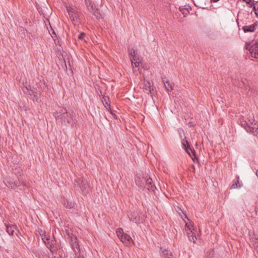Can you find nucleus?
I'll return each instance as SVG.
<instances>
[{
	"label": "nucleus",
	"instance_id": "nucleus-2",
	"mask_svg": "<svg viewBox=\"0 0 258 258\" xmlns=\"http://www.w3.org/2000/svg\"><path fill=\"white\" fill-rule=\"evenodd\" d=\"M248 121L244 120V118H241L239 122L241 125L243 127L246 131L254 136L258 134V124L255 122V120L252 115H249Z\"/></svg>",
	"mask_w": 258,
	"mask_h": 258
},
{
	"label": "nucleus",
	"instance_id": "nucleus-6",
	"mask_svg": "<svg viewBox=\"0 0 258 258\" xmlns=\"http://www.w3.org/2000/svg\"><path fill=\"white\" fill-rule=\"evenodd\" d=\"M42 239L44 243L45 244L47 247L49 249L51 252H54L56 251L57 248L55 244L52 241H50V239L49 237L45 236L44 237H42Z\"/></svg>",
	"mask_w": 258,
	"mask_h": 258
},
{
	"label": "nucleus",
	"instance_id": "nucleus-8",
	"mask_svg": "<svg viewBox=\"0 0 258 258\" xmlns=\"http://www.w3.org/2000/svg\"><path fill=\"white\" fill-rule=\"evenodd\" d=\"M258 28V22L255 21L253 24L248 26H244L242 29L244 33H252Z\"/></svg>",
	"mask_w": 258,
	"mask_h": 258
},
{
	"label": "nucleus",
	"instance_id": "nucleus-31",
	"mask_svg": "<svg viewBox=\"0 0 258 258\" xmlns=\"http://www.w3.org/2000/svg\"><path fill=\"white\" fill-rule=\"evenodd\" d=\"M79 253L80 252H76L73 253L70 258H83V257L79 256Z\"/></svg>",
	"mask_w": 258,
	"mask_h": 258
},
{
	"label": "nucleus",
	"instance_id": "nucleus-34",
	"mask_svg": "<svg viewBox=\"0 0 258 258\" xmlns=\"http://www.w3.org/2000/svg\"><path fill=\"white\" fill-rule=\"evenodd\" d=\"M254 246L258 247V238L255 239V241L253 243Z\"/></svg>",
	"mask_w": 258,
	"mask_h": 258
},
{
	"label": "nucleus",
	"instance_id": "nucleus-10",
	"mask_svg": "<svg viewBox=\"0 0 258 258\" xmlns=\"http://www.w3.org/2000/svg\"><path fill=\"white\" fill-rule=\"evenodd\" d=\"M160 256L161 258H173L171 251L163 247L160 248Z\"/></svg>",
	"mask_w": 258,
	"mask_h": 258
},
{
	"label": "nucleus",
	"instance_id": "nucleus-28",
	"mask_svg": "<svg viewBox=\"0 0 258 258\" xmlns=\"http://www.w3.org/2000/svg\"><path fill=\"white\" fill-rule=\"evenodd\" d=\"M92 14L98 19L102 18V15L97 10H95Z\"/></svg>",
	"mask_w": 258,
	"mask_h": 258
},
{
	"label": "nucleus",
	"instance_id": "nucleus-32",
	"mask_svg": "<svg viewBox=\"0 0 258 258\" xmlns=\"http://www.w3.org/2000/svg\"><path fill=\"white\" fill-rule=\"evenodd\" d=\"M52 30V33H51L50 31H49V33L51 35V37L53 38V39H54V40H55V38L56 37V34L54 32V31L53 30Z\"/></svg>",
	"mask_w": 258,
	"mask_h": 258
},
{
	"label": "nucleus",
	"instance_id": "nucleus-22",
	"mask_svg": "<svg viewBox=\"0 0 258 258\" xmlns=\"http://www.w3.org/2000/svg\"><path fill=\"white\" fill-rule=\"evenodd\" d=\"M85 2L88 11L92 13L95 10L94 5L89 1L85 0Z\"/></svg>",
	"mask_w": 258,
	"mask_h": 258
},
{
	"label": "nucleus",
	"instance_id": "nucleus-11",
	"mask_svg": "<svg viewBox=\"0 0 258 258\" xmlns=\"http://www.w3.org/2000/svg\"><path fill=\"white\" fill-rule=\"evenodd\" d=\"M182 145L183 148L185 150L186 152L189 154V155L192 158V155H195V151L192 150L190 147L189 143L186 140H183L182 141Z\"/></svg>",
	"mask_w": 258,
	"mask_h": 258
},
{
	"label": "nucleus",
	"instance_id": "nucleus-21",
	"mask_svg": "<svg viewBox=\"0 0 258 258\" xmlns=\"http://www.w3.org/2000/svg\"><path fill=\"white\" fill-rule=\"evenodd\" d=\"M146 184L148 189L153 190L155 188V186L152 183V180L150 178H148L146 180Z\"/></svg>",
	"mask_w": 258,
	"mask_h": 258
},
{
	"label": "nucleus",
	"instance_id": "nucleus-18",
	"mask_svg": "<svg viewBox=\"0 0 258 258\" xmlns=\"http://www.w3.org/2000/svg\"><path fill=\"white\" fill-rule=\"evenodd\" d=\"M130 220L136 224L141 222L140 217L137 213H133L130 217Z\"/></svg>",
	"mask_w": 258,
	"mask_h": 258
},
{
	"label": "nucleus",
	"instance_id": "nucleus-4",
	"mask_svg": "<svg viewBox=\"0 0 258 258\" xmlns=\"http://www.w3.org/2000/svg\"><path fill=\"white\" fill-rule=\"evenodd\" d=\"M67 233L68 236L69 241L74 253L80 252V245L76 236L74 235L71 231L67 230Z\"/></svg>",
	"mask_w": 258,
	"mask_h": 258
},
{
	"label": "nucleus",
	"instance_id": "nucleus-16",
	"mask_svg": "<svg viewBox=\"0 0 258 258\" xmlns=\"http://www.w3.org/2000/svg\"><path fill=\"white\" fill-rule=\"evenodd\" d=\"M128 52L129 54L130 55L131 58L132 57L135 58L136 57H140L137 50H136L134 48H129L128 49Z\"/></svg>",
	"mask_w": 258,
	"mask_h": 258
},
{
	"label": "nucleus",
	"instance_id": "nucleus-30",
	"mask_svg": "<svg viewBox=\"0 0 258 258\" xmlns=\"http://www.w3.org/2000/svg\"><path fill=\"white\" fill-rule=\"evenodd\" d=\"M78 37L79 39L86 41V40L85 39V33H84V32L81 33L80 34L78 35Z\"/></svg>",
	"mask_w": 258,
	"mask_h": 258
},
{
	"label": "nucleus",
	"instance_id": "nucleus-35",
	"mask_svg": "<svg viewBox=\"0 0 258 258\" xmlns=\"http://www.w3.org/2000/svg\"><path fill=\"white\" fill-rule=\"evenodd\" d=\"M104 106L108 109V108H110V105L108 104V103L106 102L105 104H104Z\"/></svg>",
	"mask_w": 258,
	"mask_h": 258
},
{
	"label": "nucleus",
	"instance_id": "nucleus-1",
	"mask_svg": "<svg viewBox=\"0 0 258 258\" xmlns=\"http://www.w3.org/2000/svg\"><path fill=\"white\" fill-rule=\"evenodd\" d=\"M55 119L67 126H73L76 123L74 112L66 108H59L53 113Z\"/></svg>",
	"mask_w": 258,
	"mask_h": 258
},
{
	"label": "nucleus",
	"instance_id": "nucleus-37",
	"mask_svg": "<svg viewBox=\"0 0 258 258\" xmlns=\"http://www.w3.org/2000/svg\"><path fill=\"white\" fill-rule=\"evenodd\" d=\"M211 1L213 2L216 3V2H218L219 0H211Z\"/></svg>",
	"mask_w": 258,
	"mask_h": 258
},
{
	"label": "nucleus",
	"instance_id": "nucleus-23",
	"mask_svg": "<svg viewBox=\"0 0 258 258\" xmlns=\"http://www.w3.org/2000/svg\"><path fill=\"white\" fill-rule=\"evenodd\" d=\"M239 177H238V179H237L236 181H235L234 183L232 184L231 185L230 188L231 189H234V188H239L241 187L242 186L243 184L241 182L239 181Z\"/></svg>",
	"mask_w": 258,
	"mask_h": 258
},
{
	"label": "nucleus",
	"instance_id": "nucleus-13",
	"mask_svg": "<svg viewBox=\"0 0 258 258\" xmlns=\"http://www.w3.org/2000/svg\"><path fill=\"white\" fill-rule=\"evenodd\" d=\"M120 240L125 245L130 244L132 240L131 237L127 234H124L123 236L120 238Z\"/></svg>",
	"mask_w": 258,
	"mask_h": 258
},
{
	"label": "nucleus",
	"instance_id": "nucleus-17",
	"mask_svg": "<svg viewBox=\"0 0 258 258\" xmlns=\"http://www.w3.org/2000/svg\"><path fill=\"white\" fill-rule=\"evenodd\" d=\"M128 52L129 54L130 55L131 58L132 57L135 58L136 57H140L137 50H136L134 48H129L128 49Z\"/></svg>",
	"mask_w": 258,
	"mask_h": 258
},
{
	"label": "nucleus",
	"instance_id": "nucleus-38",
	"mask_svg": "<svg viewBox=\"0 0 258 258\" xmlns=\"http://www.w3.org/2000/svg\"><path fill=\"white\" fill-rule=\"evenodd\" d=\"M255 174H256V175L257 176H258V169H257V170H256V172H255Z\"/></svg>",
	"mask_w": 258,
	"mask_h": 258
},
{
	"label": "nucleus",
	"instance_id": "nucleus-36",
	"mask_svg": "<svg viewBox=\"0 0 258 258\" xmlns=\"http://www.w3.org/2000/svg\"><path fill=\"white\" fill-rule=\"evenodd\" d=\"M246 90H247V89H248V91H250V90L251 89V88H250L249 86H247V87H246Z\"/></svg>",
	"mask_w": 258,
	"mask_h": 258
},
{
	"label": "nucleus",
	"instance_id": "nucleus-33",
	"mask_svg": "<svg viewBox=\"0 0 258 258\" xmlns=\"http://www.w3.org/2000/svg\"><path fill=\"white\" fill-rule=\"evenodd\" d=\"M244 2H245L246 4L249 5V6H251V4H253V3H251V0H243Z\"/></svg>",
	"mask_w": 258,
	"mask_h": 258
},
{
	"label": "nucleus",
	"instance_id": "nucleus-20",
	"mask_svg": "<svg viewBox=\"0 0 258 258\" xmlns=\"http://www.w3.org/2000/svg\"><path fill=\"white\" fill-rule=\"evenodd\" d=\"M195 231H193L192 230H191L190 232H187V235L189 240L193 242L194 243L196 242V240L197 239Z\"/></svg>",
	"mask_w": 258,
	"mask_h": 258
},
{
	"label": "nucleus",
	"instance_id": "nucleus-5",
	"mask_svg": "<svg viewBox=\"0 0 258 258\" xmlns=\"http://www.w3.org/2000/svg\"><path fill=\"white\" fill-rule=\"evenodd\" d=\"M74 185L75 187H79L84 195L89 192V186L87 181L84 179L77 178L75 180Z\"/></svg>",
	"mask_w": 258,
	"mask_h": 258
},
{
	"label": "nucleus",
	"instance_id": "nucleus-26",
	"mask_svg": "<svg viewBox=\"0 0 258 258\" xmlns=\"http://www.w3.org/2000/svg\"><path fill=\"white\" fill-rule=\"evenodd\" d=\"M116 233L119 239L124 234L123 230L121 228H118L116 231Z\"/></svg>",
	"mask_w": 258,
	"mask_h": 258
},
{
	"label": "nucleus",
	"instance_id": "nucleus-29",
	"mask_svg": "<svg viewBox=\"0 0 258 258\" xmlns=\"http://www.w3.org/2000/svg\"><path fill=\"white\" fill-rule=\"evenodd\" d=\"M132 63H135L136 62H142V58L140 57H132L131 58Z\"/></svg>",
	"mask_w": 258,
	"mask_h": 258
},
{
	"label": "nucleus",
	"instance_id": "nucleus-3",
	"mask_svg": "<svg viewBox=\"0 0 258 258\" xmlns=\"http://www.w3.org/2000/svg\"><path fill=\"white\" fill-rule=\"evenodd\" d=\"M4 182L8 187L13 189H16L18 187L20 188V189H22V186H26V183L20 179L18 180H14L11 178H8L5 179Z\"/></svg>",
	"mask_w": 258,
	"mask_h": 258
},
{
	"label": "nucleus",
	"instance_id": "nucleus-9",
	"mask_svg": "<svg viewBox=\"0 0 258 258\" xmlns=\"http://www.w3.org/2000/svg\"><path fill=\"white\" fill-rule=\"evenodd\" d=\"M249 51L252 56L254 55V57H257V55H258V41L257 40L252 42L249 48Z\"/></svg>",
	"mask_w": 258,
	"mask_h": 258
},
{
	"label": "nucleus",
	"instance_id": "nucleus-15",
	"mask_svg": "<svg viewBox=\"0 0 258 258\" xmlns=\"http://www.w3.org/2000/svg\"><path fill=\"white\" fill-rule=\"evenodd\" d=\"M7 233L10 235H13L15 232L17 231V227L15 225H6Z\"/></svg>",
	"mask_w": 258,
	"mask_h": 258
},
{
	"label": "nucleus",
	"instance_id": "nucleus-19",
	"mask_svg": "<svg viewBox=\"0 0 258 258\" xmlns=\"http://www.w3.org/2000/svg\"><path fill=\"white\" fill-rule=\"evenodd\" d=\"M142 66V62H136L135 63H132V66L134 73H137L138 71L139 72L141 67Z\"/></svg>",
	"mask_w": 258,
	"mask_h": 258
},
{
	"label": "nucleus",
	"instance_id": "nucleus-7",
	"mask_svg": "<svg viewBox=\"0 0 258 258\" xmlns=\"http://www.w3.org/2000/svg\"><path fill=\"white\" fill-rule=\"evenodd\" d=\"M68 12L70 16V18L74 25H79L80 21L78 18V15L75 12L74 9L70 8L68 9Z\"/></svg>",
	"mask_w": 258,
	"mask_h": 258
},
{
	"label": "nucleus",
	"instance_id": "nucleus-25",
	"mask_svg": "<svg viewBox=\"0 0 258 258\" xmlns=\"http://www.w3.org/2000/svg\"><path fill=\"white\" fill-rule=\"evenodd\" d=\"M144 90L146 91L147 93H151L152 90H153V88L151 86V84L150 82H148L145 85L144 87Z\"/></svg>",
	"mask_w": 258,
	"mask_h": 258
},
{
	"label": "nucleus",
	"instance_id": "nucleus-12",
	"mask_svg": "<svg viewBox=\"0 0 258 258\" xmlns=\"http://www.w3.org/2000/svg\"><path fill=\"white\" fill-rule=\"evenodd\" d=\"M209 0H194V4L197 7L204 9L207 7Z\"/></svg>",
	"mask_w": 258,
	"mask_h": 258
},
{
	"label": "nucleus",
	"instance_id": "nucleus-24",
	"mask_svg": "<svg viewBox=\"0 0 258 258\" xmlns=\"http://www.w3.org/2000/svg\"><path fill=\"white\" fill-rule=\"evenodd\" d=\"M166 91L170 93L173 90V86L169 81L164 82Z\"/></svg>",
	"mask_w": 258,
	"mask_h": 258
},
{
	"label": "nucleus",
	"instance_id": "nucleus-27",
	"mask_svg": "<svg viewBox=\"0 0 258 258\" xmlns=\"http://www.w3.org/2000/svg\"><path fill=\"white\" fill-rule=\"evenodd\" d=\"M185 226L186 227L187 230L191 231V230L195 231V229L194 228L193 224L192 223L189 222V223H186L185 224Z\"/></svg>",
	"mask_w": 258,
	"mask_h": 258
},
{
	"label": "nucleus",
	"instance_id": "nucleus-14",
	"mask_svg": "<svg viewBox=\"0 0 258 258\" xmlns=\"http://www.w3.org/2000/svg\"><path fill=\"white\" fill-rule=\"evenodd\" d=\"M179 10L183 15L184 17H186L189 14L191 9L189 6L185 5L180 7Z\"/></svg>",
	"mask_w": 258,
	"mask_h": 258
}]
</instances>
